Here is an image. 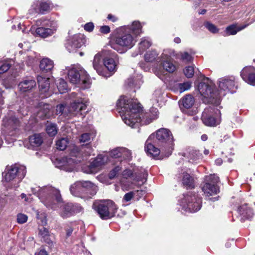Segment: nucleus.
I'll return each instance as SVG.
<instances>
[{
	"mask_svg": "<svg viewBox=\"0 0 255 255\" xmlns=\"http://www.w3.org/2000/svg\"><path fill=\"white\" fill-rule=\"evenodd\" d=\"M117 107L123 121L131 128L148 125L158 118L157 108L152 107L149 112L144 113L139 103L124 96L119 99Z\"/></svg>",
	"mask_w": 255,
	"mask_h": 255,
	"instance_id": "f257e3e1",
	"label": "nucleus"
},
{
	"mask_svg": "<svg viewBox=\"0 0 255 255\" xmlns=\"http://www.w3.org/2000/svg\"><path fill=\"white\" fill-rule=\"evenodd\" d=\"M219 91H214L215 84L208 78L204 77L198 86V91L204 97V102L213 104L216 106L219 105L222 97L227 93H234L237 88L234 78L224 77L218 81Z\"/></svg>",
	"mask_w": 255,
	"mask_h": 255,
	"instance_id": "f03ea898",
	"label": "nucleus"
},
{
	"mask_svg": "<svg viewBox=\"0 0 255 255\" xmlns=\"http://www.w3.org/2000/svg\"><path fill=\"white\" fill-rule=\"evenodd\" d=\"M117 55L110 50L105 49L94 56L93 66L97 72L103 77L112 75L117 69Z\"/></svg>",
	"mask_w": 255,
	"mask_h": 255,
	"instance_id": "7ed1b4c3",
	"label": "nucleus"
},
{
	"mask_svg": "<svg viewBox=\"0 0 255 255\" xmlns=\"http://www.w3.org/2000/svg\"><path fill=\"white\" fill-rule=\"evenodd\" d=\"M93 149L89 144H83L80 146H74L71 149V157L63 159V164L60 167L63 170L71 172L76 168V165L81 162L93 154Z\"/></svg>",
	"mask_w": 255,
	"mask_h": 255,
	"instance_id": "20e7f679",
	"label": "nucleus"
},
{
	"mask_svg": "<svg viewBox=\"0 0 255 255\" xmlns=\"http://www.w3.org/2000/svg\"><path fill=\"white\" fill-rule=\"evenodd\" d=\"M38 196L47 208L53 210L56 209L63 201L59 190L51 186L39 188Z\"/></svg>",
	"mask_w": 255,
	"mask_h": 255,
	"instance_id": "39448f33",
	"label": "nucleus"
},
{
	"mask_svg": "<svg viewBox=\"0 0 255 255\" xmlns=\"http://www.w3.org/2000/svg\"><path fill=\"white\" fill-rule=\"evenodd\" d=\"M88 103L87 99L80 98L72 102L69 107L63 104L58 105L56 107V114L65 117L80 115L83 118L87 112L86 110Z\"/></svg>",
	"mask_w": 255,
	"mask_h": 255,
	"instance_id": "423d86ee",
	"label": "nucleus"
},
{
	"mask_svg": "<svg viewBox=\"0 0 255 255\" xmlns=\"http://www.w3.org/2000/svg\"><path fill=\"white\" fill-rule=\"evenodd\" d=\"M136 40L134 36L129 33L128 29L122 27L118 30L117 34L114 39V42L111 43V47L120 53L125 52V50L132 47Z\"/></svg>",
	"mask_w": 255,
	"mask_h": 255,
	"instance_id": "0eeeda50",
	"label": "nucleus"
},
{
	"mask_svg": "<svg viewBox=\"0 0 255 255\" xmlns=\"http://www.w3.org/2000/svg\"><path fill=\"white\" fill-rule=\"evenodd\" d=\"M26 172V168L23 166L7 167L3 173L4 180L7 183L5 185L10 188H17Z\"/></svg>",
	"mask_w": 255,
	"mask_h": 255,
	"instance_id": "6e6552de",
	"label": "nucleus"
},
{
	"mask_svg": "<svg viewBox=\"0 0 255 255\" xmlns=\"http://www.w3.org/2000/svg\"><path fill=\"white\" fill-rule=\"evenodd\" d=\"M156 142L159 146L166 150V157L171 154L173 149V137L171 131L166 128L158 129L156 133Z\"/></svg>",
	"mask_w": 255,
	"mask_h": 255,
	"instance_id": "1a4fd4ad",
	"label": "nucleus"
},
{
	"mask_svg": "<svg viewBox=\"0 0 255 255\" xmlns=\"http://www.w3.org/2000/svg\"><path fill=\"white\" fill-rule=\"evenodd\" d=\"M180 204L184 211L193 213L200 209L202 199L195 193L189 192L183 195V198L181 199Z\"/></svg>",
	"mask_w": 255,
	"mask_h": 255,
	"instance_id": "9d476101",
	"label": "nucleus"
},
{
	"mask_svg": "<svg viewBox=\"0 0 255 255\" xmlns=\"http://www.w3.org/2000/svg\"><path fill=\"white\" fill-rule=\"evenodd\" d=\"M68 78L70 83L73 84H84L85 88L89 85V75L86 71L81 67H73L68 73Z\"/></svg>",
	"mask_w": 255,
	"mask_h": 255,
	"instance_id": "9b49d317",
	"label": "nucleus"
},
{
	"mask_svg": "<svg viewBox=\"0 0 255 255\" xmlns=\"http://www.w3.org/2000/svg\"><path fill=\"white\" fill-rule=\"evenodd\" d=\"M95 210L101 219L107 220L115 216L117 207L113 201L107 200L99 203Z\"/></svg>",
	"mask_w": 255,
	"mask_h": 255,
	"instance_id": "f8f14e48",
	"label": "nucleus"
},
{
	"mask_svg": "<svg viewBox=\"0 0 255 255\" xmlns=\"http://www.w3.org/2000/svg\"><path fill=\"white\" fill-rule=\"evenodd\" d=\"M36 23L37 25L42 26L36 29V33L42 38H46L51 35L56 30L57 26L54 21L40 19L37 20Z\"/></svg>",
	"mask_w": 255,
	"mask_h": 255,
	"instance_id": "ddd939ff",
	"label": "nucleus"
},
{
	"mask_svg": "<svg viewBox=\"0 0 255 255\" xmlns=\"http://www.w3.org/2000/svg\"><path fill=\"white\" fill-rule=\"evenodd\" d=\"M219 181V177L215 174L205 176V184L202 187V190L206 196H212L219 192V189L217 186Z\"/></svg>",
	"mask_w": 255,
	"mask_h": 255,
	"instance_id": "4468645a",
	"label": "nucleus"
},
{
	"mask_svg": "<svg viewBox=\"0 0 255 255\" xmlns=\"http://www.w3.org/2000/svg\"><path fill=\"white\" fill-rule=\"evenodd\" d=\"M220 111L214 106H209L205 109L202 115V120L203 123L208 126H215L217 121L215 116L220 114Z\"/></svg>",
	"mask_w": 255,
	"mask_h": 255,
	"instance_id": "2eb2a0df",
	"label": "nucleus"
},
{
	"mask_svg": "<svg viewBox=\"0 0 255 255\" xmlns=\"http://www.w3.org/2000/svg\"><path fill=\"white\" fill-rule=\"evenodd\" d=\"M85 38L83 35L78 34L73 35L68 39L65 43L66 49L69 52H75L84 43Z\"/></svg>",
	"mask_w": 255,
	"mask_h": 255,
	"instance_id": "dca6fc26",
	"label": "nucleus"
},
{
	"mask_svg": "<svg viewBox=\"0 0 255 255\" xmlns=\"http://www.w3.org/2000/svg\"><path fill=\"white\" fill-rule=\"evenodd\" d=\"M83 209L79 204L68 202L63 205L60 215L63 218H66L81 212Z\"/></svg>",
	"mask_w": 255,
	"mask_h": 255,
	"instance_id": "f3484780",
	"label": "nucleus"
},
{
	"mask_svg": "<svg viewBox=\"0 0 255 255\" xmlns=\"http://www.w3.org/2000/svg\"><path fill=\"white\" fill-rule=\"evenodd\" d=\"M154 134H151L145 142V151L153 157H156L159 155L160 153L164 155L166 157V150L161 146L159 149L155 147V145L152 143V140L155 138Z\"/></svg>",
	"mask_w": 255,
	"mask_h": 255,
	"instance_id": "a211bd4d",
	"label": "nucleus"
},
{
	"mask_svg": "<svg viewBox=\"0 0 255 255\" xmlns=\"http://www.w3.org/2000/svg\"><path fill=\"white\" fill-rule=\"evenodd\" d=\"M123 178L121 180V183L122 185V187L125 189L126 190H128L129 189L130 184V183L127 181V180L128 178H131L133 180H135L137 181H143V179H145L147 176V173H144L143 174V177L140 176H136L134 177V176L131 170L129 169H126L122 173Z\"/></svg>",
	"mask_w": 255,
	"mask_h": 255,
	"instance_id": "6ab92c4d",
	"label": "nucleus"
},
{
	"mask_svg": "<svg viewBox=\"0 0 255 255\" xmlns=\"http://www.w3.org/2000/svg\"><path fill=\"white\" fill-rule=\"evenodd\" d=\"M241 76L246 83L255 86V68L254 67H245L241 72Z\"/></svg>",
	"mask_w": 255,
	"mask_h": 255,
	"instance_id": "aec40b11",
	"label": "nucleus"
},
{
	"mask_svg": "<svg viewBox=\"0 0 255 255\" xmlns=\"http://www.w3.org/2000/svg\"><path fill=\"white\" fill-rule=\"evenodd\" d=\"M159 63V71L161 73H164L165 71L172 73L176 69L175 66L170 62L169 57L167 55L163 54V58Z\"/></svg>",
	"mask_w": 255,
	"mask_h": 255,
	"instance_id": "412c9836",
	"label": "nucleus"
},
{
	"mask_svg": "<svg viewBox=\"0 0 255 255\" xmlns=\"http://www.w3.org/2000/svg\"><path fill=\"white\" fill-rule=\"evenodd\" d=\"M238 214L242 221L246 219H250L254 216L253 210L249 207L247 203H244L240 205L237 209Z\"/></svg>",
	"mask_w": 255,
	"mask_h": 255,
	"instance_id": "4be33fe9",
	"label": "nucleus"
},
{
	"mask_svg": "<svg viewBox=\"0 0 255 255\" xmlns=\"http://www.w3.org/2000/svg\"><path fill=\"white\" fill-rule=\"evenodd\" d=\"M82 184L84 194L86 196L84 199L91 198L96 194L98 187L95 184L89 181H83Z\"/></svg>",
	"mask_w": 255,
	"mask_h": 255,
	"instance_id": "5701e85b",
	"label": "nucleus"
},
{
	"mask_svg": "<svg viewBox=\"0 0 255 255\" xmlns=\"http://www.w3.org/2000/svg\"><path fill=\"white\" fill-rule=\"evenodd\" d=\"M183 156L186 157L191 162H196L201 158V154L198 150L191 147H189L186 150L180 153Z\"/></svg>",
	"mask_w": 255,
	"mask_h": 255,
	"instance_id": "b1692460",
	"label": "nucleus"
},
{
	"mask_svg": "<svg viewBox=\"0 0 255 255\" xmlns=\"http://www.w3.org/2000/svg\"><path fill=\"white\" fill-rule=\"evenodd\" d=\"M36 86V82L31 78L21 81L18 85V88L22 93L31 91Z\"/></svg>",
	"mask_w": 255,
	"mask_h": 255,
	"instance_id": "393cba45",
	"label": "nucleus"
},
{
	"mask_svg": "<svg viewBox=\"0 0 255 255\" xmlns=\"http://www.w3.org/2000/svg\"><path fill=\"white\" fill-rule=\"evenodd\" d=\"M107 157L102 155H98L90 164V172L93 173L99 170L107 161Z\"/></svg>",
	"mask_w": 255,
	"mask_h": 255,
	"instance_id": "a878e982",
	"label": "nucleus"
},
{
	"mask_svg": "<svg viewBox=\"0 0 255 255\" xmlns=\"http://www.w3.org/2000/svg\"><path fill=\"white\" fill-rule=\"evenodd\" d=\"M37 82L39 87L40 94H45L44 96H41V98L47 97L49 94H46L49 89V79L47 78L42 77L41 76L37 77Z\"/></svg>",
	"mask_w": 255,
	"mask_h": 255,
	"instance_id": "bb28decb",
	"label": "nucleus"
},
{
	"mask_svg": "<svg viewBox=\"0 0 255 255\" xmlns=\"http://www.w3.org/2000/svg\"><path fill=\"white\" fill-rule=\"evenodd\" d=\"M2 125L8 130H14L19 125V120L14 116H7L3 119Z\"/></svg>",
	"mask_w": 255,
	"mask_h": 255,
	"instance_id": "cd10ccee",
	"label": "nucleus"
},
{
	"mask_svg": "<svg viewBox=\"0 0 255 255\" xmlns=\"http://www.w3.org/2000/svg\"><path fill=\"white\" fill-rule=\"evenodd\" d=\"M83 189L82 181L75 182L70 188V192L73 196L84 199L86 196L84 194Z\"/></svg>",
	"mask_w": 255,
	"mask_h": 255,
	"instance_id": "c85d7f7f",
	"label": "nucleus"
},
{
	"mask_svg": "<svg viewBox=\"0 0 255 255\" xmlns=\"http://www.w3.org/2000/svg\"><path fill=\"white\" fill-rule=\"evenodd\" d=\"M53 67L54 63L53 61L49 58H43L40 62L39 68L43 73H51Z\"/></svg>",
	"mask_w": 255,
	"mask_h": 255,
	"instance_id": "c756f323",
	"label": "nucleus"
},
{
	"mask_svg": "<svg viewBox=\"0 0 255 255\" xmlns=\"http://www.w3.org/2000/svg\"><path fill=\"white\" fill-rule=\"evenodd\" d=\"M124 29H128L129 33H131L135 37L142 32L140 23L138 21H134L131 25L123 27Z\"/></svg>",
	"mask_w": 255,
	"mask_h": 255,
	"instance_id": "7c9ffc66",
	"label": "nucleus"
},
{
	"mask_svg": "<svg viewBox=\"0 0 255 255\" xmlns=\"http://www.w3.org/2000/svg\"><path fill=\"white\" fill-rule=\"evenodd\" d=\"M158 54L155 50L149 51L145 53L144 59L147 62H152L155 61L159 63L163 58V54L160 57H158Z\"/></svg>",
	"mask_w": 255,
	"mask_h": 255,
	"instance_id": "2f4dec72",
	"label": "nucleus"
},
{
	"mask_svg": "<svg viewBox=\"0 0 255 255\" xmlns=\"http://www.w3.org/2000/svg\"><path fill=\"white\" fill-rule=\"evenodd\" d=\"M195 103L194 97L191 95H187L184 96L181 101H179V105L182 109L181 106L185 109H190L192 107Z\"/></svg>",
	"mask_w": 255,
	"mask_h": 255,
	"instance_id": "473e14b6",
	"label": "nucleus"
},
{
	"mask_svg": "<svg viewBox=\"0 0 255 255\" xmlns=\"http://www.w3.org/2000/svg\"><path fill=\"white\" fill-rule=\"evenodd\" d=\"M141 78V75H138L136 78L128 79L126 82L129 87L138 89L142 83Z\"/></svg>",
	"mask_w": 255,
	"mask_h": 255,
	"instance_id": "72a5a7b5",
	"label": "nucleus"
},
{
	"mask_svg": "<svg viewBox=\"0 0 255 255\" xmlns=\"http://www.w3.org/2000/svg\"><path fill=\"white\" fill-rule=\"evenodd\" d=\"M182 184L187 188H193L194 187L193 177L187 173H183Z\"/></svg>",
	"mask_w": 255,
	"mask_h": 255,
	"instance_id": "f704fd0d",
	"label": "nucleus"
},
{
	"mask_svg": "<svg viewBox=\"0 0 255 255\" xmlns=\"http://www.w3.org/2000/svg\"><path fill=\"white\" fill-rule=\"evenodd\" d=\"M29 142L34 146H39L43 142V138L41 134H34L29 137Z\"/></svg>",
	"mask_w": 255,
	"mask_h": 255,
	"instance_id": "c9c22d12",
	"label": "nucleus"
},
{
	"mask_svg": "<svg viewBox=\"0 0 255 255\" xmlns=\"http://www.w3.org/2000/svg\"><path fill=\"white\" fill-rule=\"evenodd\" d=\"M46 130L48 134L50 136L55 135L57 132L56 125L53 123H48L46 125Z\"/></svg>",
	"mask_w": 255,
	"mask_h": 255,
	"instance_id": "e433bc0d",
	"label": "nucleus"
},
{
	"mask_svg": "<svg viewBox=\"0 0 255 255\" xmlns=\"http://www.w3.org/2000/svg\"><path fill=\"white\" fill-rule=\"evenodd\" d=\"M57 88L61 93H63L67 91L68 89L67 84L63 79H59L56 82Z\"/></svg>",
	"mask_w": 255,
	"mask_h": 255,
	"instance_id": "4c0bfd02",
	"label": "nucleus"
},
{
	"mask_svg": "<svg viewBox=\"0 0 255 255\" xmlns=\"http://www.w3.org/2000/svg\"><path fill=\"white\" fill-rule=\"evenodd\" d=\"M151 45V42L149 40L145 38H143L139 43V49L140 52H142L148 48Z\"/></svg>",
	"mask_w": 255,
	"mask_h": 255,
	"instance_id": "58836bf2",
	"label": "nucleus"
},
{
	"mask_svg": "<svg viewBox=\"0 0 255 255\" xmlns=\"http://www.w3.org/2000/svg\"><path fill=\"white\" fill-rule=\"evenodd\" d=\"M68 140L67 138H61L56 141L57 148L60 150H64L67 146Z\"/></svg>",
	"mask_w": 255,
	"mask_h": 255,
	"instance_id": "ea45409f",
	"label": "nucleus"
},
{
	"mask_svg": "<svg viewBox=\"0 0 255 255\" xmlns=\"http://www.w3.org/2000/svg\"><path fill=\"white\" fill-rule=\"evenodd\" d=\"M246 26L245 25L241 28H238L235 25H231L228 26L226 28V31L227 33V35H235L237 33L238 31H239L240 30L245 28Z\"/></svg>",
	"mask_w": 255,
	"mask_h": 255,
	"instance_id": "a19ab883",
	"label": "nucleus"
},
{
	"mask_svg": "<svg viewBox=\"0 0 255 255\" xmlns=\"http://www.w3.org/2000/svg\"><path fill=\"white\" fill-rule=\"evenodd\" d=\"M39 8L38 12L43 13L48 11L50 8V3L47 2L40 1L38 2Z\"/></svg>",
	"mask_w": 255,
	"mask_h": 255,
	"instance_id": "79ce46f5",
	"label": "nucleus"
},
{
	"mask_svg": "<svg viewBox=\"0 0 255 255\" xmlns=\"http://www.w3.org/2000/svg\"><path fill=\"white\" fill-rule=\"evenodd\" d=\"M177 86L180 93H182L186 90H189L191 86L190 82H184L183 83H178Z\"/></svg>",
	"mask_w": 255,
	"mask_h": 255,
	"instance_id": "37998d69",
	"label": "nucleus"
},
{
	"mask_svg": "<svg viewBox=\"0 0 255 255\" xmlns=\"http://www.w3.org/2000/svg\"><path fill=\"white\" fill-rule=\"evenodd\" d=\"M131 151L125 147H121V157L126 160H130L131 158Z\"/></svg>",
	"mask_w": 255,
	"mask_h": 255,
	"instance_id": "c03bdc74",
	"label": "nucleus"
},
{
	"mask_svg": "<svg viewBox=\"0 0 255 255\" xmlns=\"http://www.w3.org/2000/svg\"><path fill=\"white\" fill-rule=\"evenodd\" d=\"M95 136L93 133H85L82 134L80 137V141L81 142H86L90 141Z\"/></svg>",
	"mask_w": 255,
	"mask_h": 255,
	"instance_id": "a18cd8bd",
	"label": "nucleus"
},
{
	"mask_svg": "<svg viewBox=\"0 0 255 255\" xmlns=\"http://www.w3.org/2000/svg\"><path fill=\"white\" fill-rule=\"evenodd\" d=\"M184 73L186 77L192 78L194 74V68L193 66H189L185 67Z\"/></svg>",
	"mask_w": 255,
	"mask_h": 255,
	"instance_id": "49530a36",
	"label": "nucleus"
},
{
	"mask_svg": "<svg viewBox=\"0 0 255 255\" xmlns=\"http://www.w3.org/2000/svg\"><path fill=\"white\" fill-rule=\"evenodd\" d=\"M205 26L209 31L213 33H218L219 31V29L216 26L210 22H206L205 23Z\"/></svg>",
	"mask_w": 255,
	"mask_h": 255,
	"instance_id": "de8ad7c7",
	"label": "nucleus"
},
{
	"mask_svg": "<svg viewBox=\"0 0 255 255\" xmlns=\"http://www.w3.org/2000/svg\"><path fill=\"white\" fill-rule=\"evenodd\" d=\"M110 155L114 158L121 157V147L116 148L110 151Z\"/></svg>",
	"mask_w": 255,
	"mask_h": 255,
	"instance_id": "09e8293b",
	"label": "nucleus"
},
{
	"mask_svg": "<svg viewBox=\"0 0 255 255\" xmlns=\"http://www.w3.org/2000/svg\"><path fill=\"white\" fill-rule=\"evenodd\" d=\"M10 66V64L7 62L1 63L0 64V74L7 72L9 69Z\"/></svg>",
	"mask_w": 255,
	"mask_h": 255,
	"instance_id": "8fccbe9b",
	"label": "nucleus"
},
{
	"mask_svg": "<svg viewBox=\"0 0 255 255\" xmlns=\"http://www.w3.org/2000/svg\"><path fill=\"white\" fill-rule=\"evenodd\" d=\"M122 167L118 165L116 166L113 170H112L109 174V178L112 179L114 178L118 173L121 170Z\"/></svg>",
	"mask_w": 255,
	"mask_h": 255,
	"instance_id": "3c124183",
	"label": "nucleus"
},
{
	"mask_svg": "<svg viewBox=\"0 0 255 255\" xmlns=\"http://www.w3.org/2000/svg\"><path fill=\"white\" fill-rule=\"evenodd\" d=\"M180 56L181 59L184 61L189 62L192 60V57L186 52H181Z\"/></svg>",
	"mask_w": 255,
	"mask_h": 255,
	"instance_id": "603ef678",
	"label": "nucleus"
},
{
	"mask_svg": "<svg viewBox=\"0 0 255 255\" xmlns=\"http://www.w3.org/2000/svg\"><path fill=\"white\" fill-rule=\"evenodd\" d=\"M161 91L160 89L156 90L153 94V97L154 99L155 102L157 103H158L161 100Z\"/></svg>",
	"mask_w": 255,
	"mask_h": 255,
	"instance_id": "864d4df0",
	"label": "nucleus"
},
{
	"mask_svg": "<svg viewBox=\"0 0 255 255\" xmlns=\"http://www.w3.org/2000/svg\"><path fill=\"white\" fill-rule=\"evenodd\" d=\"M27 220V216L23 214H19L17 216V221L19 224H23Z\"/></svg>",
	"mask_w": 255,
	"mask_h": 255,
	"instance_id": "5fc2aeb1",
	"label": "nucleus"
},
{
	"mask_svg": "<svg viewBox=\"0 0 255 255\" xmlns=\"http://www.w3.org/2000/svg\"><path fill=\"white\" fill-rule=\"evenodd\" d=\"M134 195V193L132 191L126 193L123 197V201L125 202L130 201L133 197Z\"/></svg>",
	"mask_w": 255,
	"mask_h": 255,
	"instance_id": "6e6d98bb",
	"label": "nucleus"
},
{
	"mask_svg": "<svg viewBox=\"0 0 255 255\" xmlns=\"http://www.w3.org/2000/svg\"><path fill=\"white\" fill-rule=\"evenodd\" d=\"M39 234L43 238H46L49 235V231L45 227H42L39 230Z\"/></svg>",
	"mask_w": 255,
	"mask_h": 255,
	"instance_id": "4d7b16f0",
	"label": "nucleus"
},
{
	"mask_svg": "<svg viewBox=\"0 0 255 255\" xmlns=\"http://www.w3.org/2000/svg\"><path fill=\"white\" fill-rule=\"evenodd\" d=\"M73 225H74V224H71L70 226H68L66 227V236L67 237H70L71 235V234L74 230Z\"/></svg>",
	"mask_w": 255,
	"mask_h": 255,
	"instance_id": "13d9d810",
	"label": "nucleus"
},
{
	"mask_svg": "<svg viewBox=\"0 0 255 255\" xmlns=\"http://www.w3.org/2000/svg\"><path fill=\"white\" fill-rule=\"evenodd\" d=\"M94 24L92 22H88L84 25V29L85 30L91 32L94 29Z\"/></svg>",
	"mask_w": 255,
	"mask_h": 255,
	"instance_id": "bf43d9fd",
	"label": "nucleus"
},
{
	"mask_svg": "<svg viewBox=\"0 0 255 255\" xmlns=\"http://www.w3.org/2000/svg\"><path fill=\"white\" fill-rule=\"evenodd\" d=\"M100 31L104 34H107L110 32V28L109 26L104 25L101 27Z\"/></svg>",
	"mask_w": 255,
	"mask_h": 255,
	"instance_id": "052dcab7",
	"label": "nucleus"
},
{
	"mask_svg": "<svg viewBox=\"0 0 255 255\" xmlns=\"http://www.w3.org/2000/svg\"><path fill=\"white\" fill-rule=\"evenodd\" d=\"M35 255H48V254L45 250L41 249L39 252L36 253Z\"/></svg>",
	"mask_w": 255,
	"mask_h": 255,
	"instance_id": "680f3d73",
	"label": "nucleus"
},
{
	"mask_svg": "<svg viewBox=\"0 0 255 255\" xmlns=\"http://www.w3.org/2000/svg\"><path fill=\"white\" fill-rule=\"evenodd\" d=\"M107 18L113 22H115L117 20V18L111 14H109L108 15Z\"/></svg>",
	"mask_w": 255,
	"mask_h": 255,
	"instance_id": "e2e57ef3",
	"label": "nucleus"
},
{
	"mask_svg": "<svg viewBox=\"0 0 255 255\" xmlns=\"http://www.w3.org/2000/svg\"><path fill=\"white\" fill-rule=\"evenodd\" d=\"M45 242L49 245V246L51 247L53 245V242L50 240L47 237H46V239H45Z\"/></svg>",
	"mask_w": 255,
	"mask_h": 255,
	"instance_id": "0e129e2a",
	"label": "nucleus"
},
{
	"mask_svg": "<svg viewBox=\"0 0 255 255\" xmlns=\"http://www.w3.org/2000/svg\"><path fill=\"white\" fill-rule=\"evenodd\" d=\"M201 138L203 141H206L208 139V136L206 134H204L202 135Z\"/></svg>",
	"mask_w": 255,
	"mask_h": 255,
	"instance_id": "69168bd1",
	"label": "nucleus"
},
{
	"mask_svg": "<svg viewBox=\"0 0 255 255\" xmlns=\"http://www.w3.org/2000/svg\"><path fill=\"white\" fill-rule=\"evenodd\" d=\"M20 197H21V198L23 199V198H25V200L26 201H29V199L28 198H26V195L24 194V193H22L20 195Z\"/></svg>",
	"mask_w": 255,
	"mask_h": 255,
	"instance_id": "338daca9",
	"label": "nucleus"
},
{
	"mask_svg": "<svg viewBox=\"0 0 255 255\" xmlns=\"http://www.w3.org/2000/svg\"><path fill=\"white\" fill-rule=\"evenodd\" d=\"M222 162V161L221 159H217V160L215 161V163H216V164L217 165H221V164Z\"/></svg>",
	"mask_w": 255,
	"mask_h": 255,
	"instance_id": "774afa93",
	"label": "nucleus"
}]
</instances>
